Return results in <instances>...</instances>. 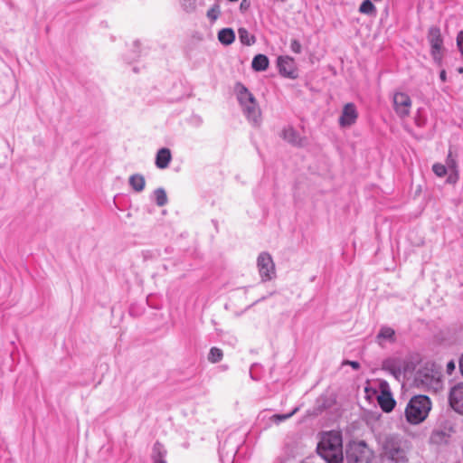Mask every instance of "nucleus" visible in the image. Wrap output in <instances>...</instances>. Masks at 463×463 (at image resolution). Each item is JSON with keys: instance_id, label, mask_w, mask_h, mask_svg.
I'll return each instance as SVG.
<instances>
[{"instance_id": "obj_1", "label": "nucleus", "mask_w": 463, "mask_h": 463, "mask_svg": "<svg viewBox=\"0 0 463 463\" xmlns=\"http://www.w3.org/2000/svg\"><path fill=\"white\" fill-rule=\"evenodd\" d=\"M234 91L248 122L254 127L260 126L262 120L261 110L254 95L241 82L235 84Z\"/></svg>"}, {"instance_id": "obj_2", "label": "nucleus", "mask_w": 463, "mask_h": 463, "mask_svg": "<svg viewBox=\"0 0 463 463\" xmlns=\"http://www.w3.org/2000/svg\"><path fill=\"white\" fill-rule=\"evenodd\" d=\"M317 451L328 463H340L343 460L342 436L339 431L332 430L321 436Z\"/></svg>"}, {"instance_id": "obj_3", "label": "nucleus", "mask_w": 463, "mask_h": 463, "mask_svg": "<svg viewBox=\"0 0 463 463\" xmlns=\"http://www.w3.org/2000/svg\"><path fill=\"white\" fill-rule=\"evenodd\" d=\"M431 409V402L426 395H415L408 402L405 408L406 420L412 425H417L425 420Z\"/></svg>"}, {"instance_id": "obj_4", "label": "nucleus", "mask_w": 463, "mask_h": 463, "mask_svg": "<svg viewBox=\"0 0 463 463\" xmlns=\"http://www.w3.org/2000/svg\"><path fill=\"white\" fill-rule=\"evenodd\" d=\"M407 458L401 440L387 437L383 442L379 463H406Z\"/></svg>"}, {"instance_id": "obj_5", "label": "nucleus", "mask_w": 463, "mask_h": 463, "mask_svg": "<svg viewBox=\"0 0 463 463\" xmlns=\"http://www.w3.org/2000/svg\"><path fill=\"white\" fill-rule=\"evenodd\" d=\"M414 384L418 388L434 392L442 389L439 373L430 367H424L416 373Z\"/></svg>"}, {"instance_id": "obj_6", "label": "nucleus", "mask_w": 463, "mask_h": 463, "mask_svg": "<svg viewBox=\"0 0 463 463\" xmlns=\"http://www.w3.org/2000/svg\"><path fill=\"white\" fill-rule=\"evenodd\" d=\"M373 458V450L364 441L352 442L347 448V463H372Z\"/></svg>"}, {"instance_id": "obj_7", "label": "nucleus", "mask_w": 463, "mask_h": 463, "mask_svg": "<svg viewBox=\"0 0 463 463\" xmlns=\"http://www.w3.org/2000/svg\"><path fill=\"white\" fill-rule=\"evenodd\" d=\"M428 42L430 45V54L437 64H440L443 58V38L438 26H431L428 32Z\"/></svg>"}, {"instance_id": "obj_8", "label": "nucleus", "mask_w": 463, "mask_h": 463, "mask_svg": "<svg viewBox=\"0 0 463 463\" xmlns=\"http://www.w3.org/2000/svg\"><path fill=\"white\" fill-rule=\"evenodd\" d=\"M257 268L263 282L273 279L276 276V267L271 255L266 251L259 254Z\"/></svg>"}, {"instance_id": "obj_9", "label": "nucleus", "mask_w": 463, "mask_h": 463, "mask_svg": "<svg viewBox=\"0 0 463 463\" xmlns=\"http://www.w3.org/2000/svg\"><path fill=\"white\" fill-rule=\"evenodd\" d=\"M377 402L384 412H391L396 404L392 397L389 383L386 381H380L378 383Z\"/></svg>"}, {"instance_id": "obj_10", "label": "nucleus", "mask_w": 463, "mask_h": 463, "mask_svg": "<svg viewBox=\"0 0 463 463\" xmlns=\"http://www.w3.org/2000/svg\"><path fill=\"white\" fill-rule=\"evenodd\" d=\"M393 109L398 117L403 118L410 115L411 99L408 94L402 91L394 92L392 97Z\"/></svg>"}, {"instance_id": "obj_11", "label": "nucleus", "mask_w": 463, "mask_h": 463, "mask_svg": "<svg viewBox=\"0 0 463 463\" xmlns=\"http://www.w3.org/2000/svg\"><path fill=\"white\" fill-rule=\"evenodd\" d=\"M358 118V111L354 103H346L339 117L338 123L341 128H349L353 126Z\"/></svg>"}, {"instance_id": "obj_12", "label": "nucleus", "mask_w": 463, "mask_h": 463, "mask_svg": "<svg viewBox=\"0 0 463 463\" xmlns=\"http://www.w3.org/2000/svg\"><path fill=\"white\" fill-rule=\"evenodd\" d=\"M449 402L456 412L463 415V383H457L450 389Z\"/></svg>"}, {"instance_id": "obj_13", "label": "nucleus", "mask_w": 463, "mask_h": 463, "mask_svg": "<svg viewBox=\"0 0 463 463\" xmlns=\"http://www.w3.org/2000/svg\"><path fill=\"white\" fill-rule=\"evenodd\" d=\"M278 67L282 76L289 79H296L298 77V70L293 58L279 56L278 58Z\"/></svg>"}, {"instance_id": "obj_14", "label": "nucleus", "mask_w": 463, "mask_h": 463, "mask_svg": "<svg viewBox=\"0 0 463 463\" xmlns=\"http://www.w3.org/2000/svg\"><path fill=\"white\" fill-rule=\"evenodd\" d=\"M282 137L287 142L297 146H304L307 143V138L301 137L291 126L286 127L283 129Z\"/></svg>"}, {"instance_id": "obj_15", "label": "nucleus", "mask_w": 463, "mask_h": 463, "mask_svg": "<svg viewBox=\"0 0 463 463\" xmlns=\"http://www.w3.org/2000/svg\"><path fill=\"white\" fill-rule=\"evenodd\" d=\"M172 161V153L169 148H160L156 155L155 165L158 169H165Z\"/></svg>"}, {"instance_id": "obj_16", "label": "nucleus", "mask_w": 463, "mask_h": 463, "mask_svg": "<svg viewBox=\"0 0 463 463\" xmlns=\"http://www.w3.org/2000/svg\"><path fill=\"white\" fill-rule=\"evenodd\" d=\"M128 184L137 193H140L145 189L146 180L143 175L134 174L128 178Z\"/></svg>"}, {"instance_id": "obj_17", "label": "nucleus", "mask_w": 463, "mask_h": 463, "mask_svg": "<svg viewBox=\"0 0 463 463\" xmlns=\"http://www.w3.org/2000/svg\"><path fill=\"white\" fill-rule=\"evenodd\" d=\"M218 40L223 45H231L235 41V33L232 28H223L218 33Z\"/></svg>"}, {"instance_id": "obj_18", "label": "nucleus", "mask_w": 463, "mask_h": 463, "mask_svg": "<svg viewBox=\"0 0 463 463\" xmlns=\"http://www.w3.org/2000/svg\"><path fill=\"white\" fill-rule=\"evenodd\" d=\"M269 59L264 54L256 55L251 62V67L256 71H264L269 67Z\"/></svg>"}, {"instance_id": "obj_19", "label": "nucleus", "mask_w": 463, "mask_h": 463, "mask_svg": "<svg viewBox=\"0 0 463 463\" xmlns=\"http://www.w3.org/2000/svg\"><path fill=\"white\" fill-rule=\"evenodd\" d=\"M238 34L240 42L243 45L251 46L256 43V37L253 34H251L246 28H239Z\"/></svg>"}, {"instance_id": "obj_20", "label": "nucleus", "mask_w": 463, "mask_h": 463, "mask_svg": "<svg viewBox=\"0 0 463 463\" xmlns=\"http://www.w3.org/2000/svg\"><path fill=\"white\" fill-rule=\"evenodd\" d=\"M359 13L369 16H376L377 9L371 0H364L359 6Z\"/></svg>"}, {"instance_id": "obj_21", "label": "nucleus", "mask_w": 463, "mask_h": 463, "mask_svg": "<svg viewBox=\"0 0 463 463\" xmlns=\"http://www.w3.org/2000/svg\"><path fill=\"white\" fill-rule=\"evenodd\" d=\"M165 455V449L164 446L158 442H156L153 447V459L155 463H165L164 460V457Z\"/></svg>"}, {"instance_id": "obj_22", "label": "nucleus", "mask_w": 463, "mask_h": 463, "mask_svg": "<svg viewBox=\"0 0 463 463\" xmlns=\"http://www.w3.org/2000/svg\"><path fill=\"white\" fill-rule=\"evenodd\" d=\"M150 199L156 203H165L167 200L165 190L164 188L156 189Z\"/></svg>"}, {"instance_id": "obj_23", "label": "nucleus", "mask_w": 463, "mask_h": 463, "mask_svg": "<svg viewBox=\"0 0 463 463\" xmlns=\"http://www.w3.org/2000/svg\"><path fill=\"white\" fill-rule=\"evenodd\" d=\"M222 351L217 347H212L210 352H209V354H208V360L211 362V363H218L222 360Z\"/></svg>"}, {"instance_id": "obj_24", "label": "nucleus", "mask_w": 463, "mask_h": 463, "mask_svg": "<svg viewBox=\"0 0 463 463\" xmlns=\"http://www.w3.org/2000/svg\"><path fill=\"white\" fill-rule=\"evenodd\" d=\"M394 335V330L391 327H383L379 332L378 337L392 340Z\"/></svg>"}, {"instance_id": "obj_25", "label": "nucleus", "mask_w": 463, "mask_h": 463, "mask_svg": "<svg viewBox=\"0 0 463 463\" xmlns=\"http://www.w3.org/2000/svg\"><path fill=\"white\" fill-rule=\"evenodd\" d=\"M220 6L219 5H214L207 11V17L212 21L214 22L217 20V18L220 15Z\"/></svg>"}, {"instance_id": "obj_26", "label": "nucleus", "mask_w": 463, "mask_h": 463, "mask_svg": "<svg viewBox=\"0 0 463 463\" xmlns=\"http://www.w3.org/2000/svg\"><path fill=\"white\" fill-rule=\"evenodd\" d=\"M432 170L436 175L442 177L448 174L447 167L442 164H434L432 166Z\"/></svg>"}, {"instance_id": "obj_27", "label": "nucleus", "mask_w": 463, "mask_h": 463, "mask_svg": "<svg viewBox=\"0 0 463 463\" xmlns=\"http://www.w3.org/2000/svg\"><path fill=\"white\" fill-rule=\"evenodd\" d=\"M298 411V408H295L290 413H287V414H276L272 417L273 420L277 423L280 422V421H283V420H286L288 419H289L290 417H292L297 411Z\"/></svg>"}, {"instance_id": "obj_28", "label": "nucleus", "mask_w": 463, "mask_h": 463, "mask_svg": "<svg viewBox=\"0 0 463 463\" xmlns=\"http://www.w3.org/2000/svg\"><path fill=\"white\" fill-rule=\"evenodd\" d=\"M447 169L449 171H456L457 169V162L455 158L452 156L451 152L449 153L447 160H446V165Z\"/></svg>"}, {"instance_id": "obj_29", "label": "nucleus", "mask_w": 463, "mask_h": 463, "mask_svg": "<svg viewBox=\"0 0 463 463\" xmlns=\"http://www.w3.org/2000/svg\"><path fill=\"white\" fill-rule=\"evenodd\" d=\"M181 6L186 12H192L195 8V0H181Z\"/></svg>"}, {"instance_id": "obj_30", "label": "nucleus", "mask_w": 463, "mask_h": 463, "mask_svg": "<svg viewBox=\"0 0 463 463\" xmlns=\"http://www.w3.org/2000/svg\"><path fill=\"white\" fill-rule=\"evenodd\" d=\"M290 49L295 53H300L302 51L301 43L299 41L294 39L290 43Z\"/></svg>"}, {"instance_id": "obj_31", "label": "nucleus", "mask_w": 463, "mask_h": 463, "mask_svg": "<svg viewBox=\"0 0 463 463\" xmlns=\"http://www.w3.org/2000/svg\"><path fill=\"white\" fill-rule=\"evenodd\" d=\"M457 47L460 52V54L463 56V31H459L457 35Z\"/></svg>"}, {"instance_id": "obj_32", "label": "nucleus", "mask_w": 463, "mask_h": 463, "mask_svg": "<svg viewBox=\"0 0 463 463\" xmlns=\"http://www.w3.org/2000/svg\"><path fill=\"white\" fill-rule=\"evenodd\" d=\"M449 173V176H448V179H447V182L449 184H455L458 179V170L456 171H448Z\"/></svg>"}, {"instance_id": "obj_33", "label": "nucleus", "mask_w": 463, "mask_h": 463, "mask_svg": "<svg viewBox=\"0 0 463 463\" xmlns=\"http://www.w3.org/2000/svg\"><path fill=\"white\" fill-rule=\"evenodd\" d=\"M456 368L455 363L453 361H450L447 364V372L449 373H451Z\"/></svg>"}, {"instance_id": "obj_34", "label": "nucleus", "mask_w": 463, "mask_h": 463, "mask_svg": "<svg viewBox=\"0 0 463 463\" xmlns=\"http://www.w3.org/2000/svg\"><path fill=\"white\" fill-rule=\"evenodd\" d=\"M345 364H349L350 366H352L355 370L360 368V364L358 362H355V361H346V362H345Z\"/></svg>"}, {"instance_id": "obj_35", "label": "nucleus", "mask_w": 463, "mask_h": 463, "mask_svg": "<svg viewBox=\"0 0 463 463\" xmlns=\"http://www.w3.org/2000/svg\"><path fill=\"white\" fill-rule=\"evenodd\" d=\"M439 78L440 80L444 82L446 81L447 80V74H446V71L444 70H442L439 73Z\"/></svg>"}, {"instance_id": "obj_36", "label": "nucleus", "mask_w": 463, "mask_h": 463, "mask_svg": "<svg viewBox=\"0 0 463 463\" xmlns=\"http://www.w3.org/2000/svg\"><path fill=\"white\" fill-rule=\"evenodd\" d=\"M459 370L463 375V354L461 355L460 360H459Z\"/></svg>"}, {"instance_id": "obj_37", "label": "nucleus", "mask_w": 463, "mask_h": 463, "mask_svg": "<svg viewBox=\"0 0 463 463\" xmlns=\"http://www.w3.org/2000/svg\"><path fill=\"white\" fill-rule=\"evenodd\" d=\"M246 0H242L241 3V8H246Z\"/></svg>"}]
</instances>
